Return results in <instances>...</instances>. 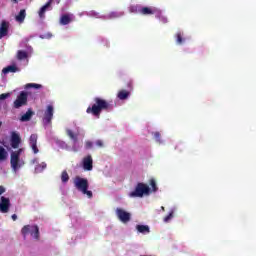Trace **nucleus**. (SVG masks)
I'll return each instance as SVG.
<instances>
[{
    "instance_id": "1",
    "label": "nucleus",
    "mask_w": 256,
    "mask_h": 256,
    "mask_svg": "<svg viewBox=\"0 0 256 256\" xmlns=\"http://www.w3.org/2000/svg\"><path fill=\"white\" fill-rule=\"evenodd\" d=\"M102 111H113V105L101 97L94 98V104L86 109L88 115H93L97 118L101 117Z\"/></svg>"
},
{
    "instance_id": "2",
    "label": "nucleus",
    "mask_w": 256,
    "mask_h": 256,
    "mask_svg": "<svg viewBox=\"0 0 256 256\" xmlns=\"http://www.w3.org/2000/svg\"><path fill=\"white\" fill-rule=\"evenodd\" d=\"M73 184L78 191L83 193V195H87L88 199H91L93 197V192L89 190V180H87V178L76 176L73 179Z\"/></svg>"
},
{
    "instance_id": "3",
    "label": "nucleus",
    "mask_w": 256,
    "mask_h": 256,
    "mask_svg": "<svg viewBox=\"0 0 256 256\" xmlns=\"http://www.w3.org/2000/svg\"><path fill=\"white\" fill-rule=\"evenodd\" d=\"M151 193V188H149V185L143 183V182H139L134 191L129 193V197L132 198H142L145 197V195H150Z\"/></svg>"
},
{
    "instance_id": "4",
    "label": "nucleus",
    "mask_w": 256,
    "mask_h": 256,
    "mask_svg": "<svg viewBox=\"0 0 256 256\" xmlns=\"http://www.w3.org/2000/svg\"><path fill=\"white\" fill-rule=\"evenodd\" d=\"M21 233L23 237H27V235L31 234V236L34 237L36 241H39V226L37 225H25L22 228Z\"/></svg>"
},
{
    "instance_id": "5",
    "label": "nucleus",
    "mask_w": 256,
    "mask_h": 256,
    "mask_svg": "<svg viewBox=\"0 0 256 256\" xmlns=\"http://www.w3.org/2000/svg\"><path fill=\"white\" fill-rule=\"evenodd\" d=\"M29 99V94L26 91H21L17 96L16 101L13 103L14 109H21V107H25L27 105Z\"/></svg>"
},
{
    "instance_id": "6",
    "label": "nucleus",
    "mask_w": 256,
    "mask_h": 256,
    "mask_svg": "<svg viewBox=\"0 0 256 256\" xmlns=\"http://www.w3.org/2000/svg\"><path fill=\"white\" fill-rule=\"evenodd\" d=\"M21 156H17V154L11 153L10 155V164L13 171H17L21 169L25 165V162L21 161Z\"/></svg>"
},
{
    "instance_id": "7",
    "label": "nucleus",
    "mask_w": 256,
    "mask_h": 256,
    "mask_svg": "<svg viewBox=\"0 0 256 256\" xmlns=\"http://www.w3.org/2000/svg\"><path fill=\"white\" fill-rule=\"evenodd\" d=\"M53 113H54L53 105H48L43 116L44 125H51V121H53Z\"/></svg>"
},
{
    "instance_id": "8",
    "label": "nucleus",
    "mask_w": 256,
    "mask_h": 256,
    "mask_svg": "<svg viewBox=\"0 0 256 256\" xmlns=\"http://www.w3.org/2000/svg\"><path fill=\"white\" fill-rule=\"evenodd\" d=\"M116 215L122 223H129V221H131V213L121 208L116 209Z\"/></svg>"
},
{
    "instance_id": "9",
    "label": "nucleus",
    "mask_w": 256,
    "mask_h": 256,
    "mask_svg": "<svg viewBox=\"0 0 256 256\" xmlns=\"http://www.w3.org/2000/svg\"><path fill=\"white\" fill-rule=\"evenodd\" d=\"M10 207H11V200H9V198L5 196H2L0 198V212L9 213Z\"/></svg>"
},
{
    "instance_id": "10",
    "label": "nucleus",
    "mask_w": 256,
    "mask_h": 256,
    "mask_svg": "<svg viewBox=\"0 0 256 256\" xmlns=\"http://www.w3.org/2000/svg\"><path fill=\"white\" fill-rule=\"evenodd\" d=\"M10 145L12 149H19V145H21V136L17 132L11 133Z\"/></svg>"
},
{
    "instance_id": "11",
    "label": "nucleus",
    "mask_w": 256,
    "mask_h": 256,
    "mask_svg": "<svg viewBox=\"0 0 256 256\" xmlns=\"http://www.w3.org/2000/svg\"><path fill=\"white\" fill-rule=\"evenodd\" d=\"M73 21H75V16L71 13H67L60 17L59 23L60 25H69V23H73Z\"/></svg>"
},
{
    "instance_id": "12",
    "label": "nucleus",
    "mask_w": 256,
    "mask_h": 256,
    "mask_svg": "<svg viewBox=\"0 0 256 256\" xmlns=\"http://www.w3.org/2000/svg\"><path fill=\"white\" fill-rule=\"evenodd\" d=\"M83 169L85 171H93V157H91V155L84 157Z\"/></svg>"
},
{
    "instance_id": "13",
    "label": "nucleus",
    "mask_w": 256,
    "mask_h": 256,
    "mask_svg": "<svg viewBox=\"0 0 256 256\" xmlns=\"http://www.w3.org/2000/svg\"><path fill=\"white\" fill-rule=\"evenodd\" d=\"M37 134H32L29 138V145L33 151V153L37 154L39 153V148L37 147Z\"/></svg>"
},
{
    "instance_id": "14",
    "label": "nucleus",
    "mask_w": 256,
    "mask_h": 256,
    "mask_svg": "<svg viewBox=\"0 0 256 256\" xmlns=\"http://www.w3.org/2000/svg\"><path fill=\"white\" fill-rule=\"evenodd\" d=\"M9 34V22L2 21L0 25V39H3V37H7Z\"/></svg>"
},
{
    "instance_id": "15",
    "label": "nucleus",
    "mask_w": 256,
    "mask_h": 256,
    "mask_svg": "<svg viewBox=\"0 0 256 256\" xmlns=\"http://www.w3.org/2000/svg\"><path fill=\"white\" fill-rule=\"evenodd\" d=\"M53 3V0H48V2L42 6L38 12V15L41 19H43V17H45V13L47 12V8L51 7V4Z\"/></svg>"
},
{
    "instance_id": "16",
    "label": "nucleus",
    "mask_w": 256,
    "mask_h": 256,
    "mask_svg": "<svg viewBox=\"0 0 256 256\" xmlns=\"http://www.w3.org/2000/svg\"><path fill=\"white\" fill-rule=\"evenodd\" d=\"M33 115H35V112H33L31 108H29L27 112L21 116L20 121L22 122L31 121V117H33Z\"/></svg>"
},
{
    "instance_id": "17",
    "label": "nucleus",
    "mask_w": 256,
    "mask_h": 256,
    "mask_svg": "<svg viewBox=\"0 0 256 256\" xmlns=\"http://www.w3.org/2000/svg\"><path fill=\"white\" fill-rule=\"evenodd\" d=\"M140 15H155V9L151 7H140Z\"/></svg>"
},
{
    "instance_id": "18",
    "label": "nucleus",
    "mask_w": 256,
    "mask_h": 256,
    "mask_svg": "<svg viewBox=\"0 0 256 256\" xmlns=\"http://www.w3.org/2000/svg\"><path fill=\"white\" fill-rule=\"evenodd\" d=\"M17 71H19V68H17V66L10 65L3 68L2 73H4V75H7L8 73H17Z\"/></svg>"
},
{
    "instance_id": "19",
    "label": "nucleus",
    "mask_w": 256,
    "mask_h": 256,
    "mask_svg": "<svg viewBox=\"0 0 256 256\" xmlns=\"http://www.w3.org/2000/svg\"><path fill=\"white\" fill-rule=\"evenodd\" d=\"M129 95H131V93L127 90H120L117 94L118 99H120V101H125V99L129 98Z\"/></svg>"
},
{
    "instance_id": "20",
    "label": "nucleus",
    "mask_w": 256,
    "mask_h": 256,
    "mask_svg": "<svg viewBox=\"0 0 256 256\" xmlns=\"http://www.w3.org/2000/svg\"><path fill=\"white\" fill-rule=\"evenodd\" d=\"M25 17H27V13H26L25 9H22L18 13V15H16L15 19L18 23H23V21H25Z\"/></svg>"
},
{
    "instance_id": "21",
    "label": "nucleus",
    "mask_w": 256,
    "mask_h": 256,
    "mask_svg": "<svg viewBox=\"0 0 256 256\" xmlns=\"http://www.w3.org/2000/svg\"><path fill=\"white\" fill-rule=\"evenodd\" d=\"M27 57H29V55L27 54V51L19 50L17 52V60L18 61H23V60L27 59Z\"/></svg>"
},
{
    "instance_id": "22",
    "label": "nucleus",
    "mask_w": 256,
    "mask_h": 256,
    "mask_svg": "<svg viewBox=\"0 0 256 256\" xmlns=\"http://www.w3.org/2000/svg\"><path fill=\"white\" fill-rule=\"evenodd\" d=\"M136 229L138 233H142L143 235H145V233H150L149 226L147 225H137Z\"/></svg>"
},
{
    "instance_id": "23",
    "label": "nucleus",
    "mask_w": 256,
    "mask_h": 256,
    "mask_svg": "<svg viewBox=\"0 0 256 256\" xmlns=\"http://www.w3.org/2000/svg\"><path fill=\"white\" fill-rule=\"evenodd\" d=\"M45 169H47V163L42 162L41 164H38L35 167V172L36 173H43V171H45Z\"/></svg>"
},
{
    "instance_id": "24",
    "label": "nucleus",
    "mask_w": 256,
    "mask_h": 256,
    "mask_svg": "<svg viewBox=\"0 0 256 256\" xmlns=\"http://www.w3.org/2000/svg\"><path fill=\"white\" fill-rule=\"evenodd\" d=\"M176 43H177V45H183V43H185V38H183V33L177 32Z\"/></svg>"
},
{
    "instance_id": "25",
    "label": "nucleus",
    "mask_w": 256,
    "mask_h": 256,
    "mask_svg": "<svg viewBox=\"0 0 256 256\" xmlns=\"http://www.w3.org/2000/svg\"><path fill=\"white\" fill-rule=\"evenodd\" d=\"M66 133H67V135H68V137L72 140V141H74V143H77V141H78V136H77V134H75V133H73V130H67L66 131Z\"/></svg>"
},
{
    "instance_id": "26",
    "label": "nucleus",
    "mask_w": 256,
    "mask_h": 256,
    "mask_svg": "<svg viewBox=\"0 0 256 256\" xmlns=\"http://www.w3.org/2000/svg\"><path fill=\"white\" fill-rule=\"evenodd\" d=\"M149 185H150V187H152L153 193H157V191L159 190V188L157 187V181H155L154 178H151V179L149 180Z\"/></svg>"
},
{
    "instance_id": "27",
    "label": "nucleus",
    "mask_w": 256,
    "mask_h": 256,
    "mask_svg": "<svg viewBox=\"0 0 256 256\" xmlns=\"http://www.w3.org/2000/svg\"><path fill=\"white\" fill-rule=\"evenodd\" d=\"M7 150L3 148V146H0V161H5L7 159Z\"/></svg>"
},
{
    "instance_id": "28",
    "label": "nucleus",
    "mask_w": 256,
    "mask_h": 256,
    "mask_svg": "<svg viewBox=\"0 0 256 256\" xmlns=\"http://www.w3.org/2000/svg\"><path fill=\"white\" fill-rule=\"evenodd\" d=\"M61 181H62V183H68L69 182V173H67V170L62 171Z\"/></svg>"
},
{
    "instance_id": "29",
    "label": "nucleus",
    "mask_w": 256,
    "mask_h": 256,
    "mask_svg": "<svg viewBox=\"0 0 256 256\" xmlns=\"http://www.w3.org/2000/svg\"><path fill=\"white\" fill-rule=\"evenodd\" d=\"M130 13H141V6L139 5H132L129 7Z\"/></svg>"
},
{
    "instance_id": "30",
    "label": "nucleus",
    "mask_w": 256,
    "mask_h": 256,
    "mask_svg": "<svg viewBox=\"0 0 256 256\" xmlns=\"http://www.w3.org/2000/svg\"><path fill=\"white\" fill-rule=\"evenodd\" d=\"M43 87L41 84L28 83L26 84V89H41Z\"/></svg>"
},
{
    "instance_id": "31",
    "label": "nucleus",
    "mask_w": 256,
    "mask_h": 256,
    "mask_svg": "<svg viewBox=\"0 0 256 256\" xmlns=\"http://www.w3.org/2000/svg\"><path fill=\"white\" fill-rule=\"evenodd\" d=\"M173 217V211L169 213L166 217H164V223H169L171 221V218Z\"/></svg>"
},
{
    "instance_id": "32",
    "label": "nucleus",
    "mask_w": 256,
    "mask_h": 256,
    "mask_svg": "<svg viewBox=\"0 0 256 256\" xmlns=\"http://www.w3.org/2000/svg\"><path fill=\"white\" fill-rule=\"evenodd\" d=\"M8 97H11V93H3L0 95V101H4V99H8Z\"/></svg>"
},
{
    "instance_id": "33",
    "label": "nucleus",
    "mask_w": 256,
    "mask_h": 256,
    "mask_svg": "<svg viewBox=\"0 0 256 256\" xmlns=\"http://www.w3.org/2000/svg\"><path fill=\"white\" fill-rule=\"evenodd\" d=\"M154 138L157 141V143H161V133L155 132L154 133Z\"/></svg>"
},
{
    "instance_id": "34",
    "label": "nucleus",
    "mask_w": 256,
    "mask_h": 256,
    "mask_svg": "<svg viewBox=\"0 0 256 256\" xmlns=\"http://www.w3.org/2000/svg\"><path fill=\"white\" fill-rule=\"evenodd\" d=\"M51 37H53V34H51V32H48V33L42 35L41 39H51Z\"/></svg>"
},
{
    "instance_id": "35",
    "label": "nucleus",
    "mask_w": 256,
    "mask_h": 256,
    "mask_svg": "<svg viewBox=\"0 0 256 256\" xmlns=\"http://www.w3.org/2000/svg\"><path fill=\"white\" fill-rule=\"evenodd\" d=\"M21 153H23V149L20 148L17 151H13L12 154L17 155L18 157H21Z\"/></svg>"
},
{
    "instance_id": "36",
    "label": "nucleus",
    "mask_w": 256,
    "mask_h": 256,
    "mask_svg": "<svg viewBox=\"0 0 256 256\" xmlns=\"http://www.w3.org/2000/svg\"><path fill=\"white\" fill-rule=\"evenodd\" d=\"M85 147H86V149H91V148L93 147V142L87 141V142L85 143Z\"/></svg>"
},
{
    "instance_id": "37",
    "label": "nucleus",
    "mask_w": 256,
    "mask_h": 256,
    "mask_svg": "<svg viewBox=\"0 0 256 256\" xmlns=\"http://www.w3.org/2000/svg\"><path fill=\"white\" fill-rule=\"evenodd\" d=\"M96 145L98 147H103V141H101V140L96 141Z\"/></svg>"
},
{
    "instance_id": "38",
    "label": "nucleus",
    "mask_w": 256,
    "mask_h": 256,
    "mask_svg": "<svg viewBox=\"0 0 256 256\" xmlns=\"http://www.w3.org/2000/svg\"><path fill=\"white\" fill-rule=\"evenodd\" d=\"M6 189L3 186H0V195H3L5 193Z\"/></svg>"
},
{
    "instance_id": "39",
    "label": "nucleus",
    "mask_w": 256,
    "mask_h": 256,
    "mask_svg": "<svg viewBox=\"0 0 256 256\" xmlns=\"http://www.w3.org/2000/svg\"><path fill=\"white\" fill-rule=\"evenodd\" d=\"M12 219H13L14 221H17V214H13V215H12Z\"/></svg>"
},
{
    "instance_id": "40",
    "label": "nucleus",
    "mask_w": 256,
    "mask_h": 256,
    "mask_svg": "<svg viewBox=\"0 0 256 256\" xmlns=\"http://www.w3.org/2000/svg\"><path fill=\"white\" fill-rule=\"evenodd\" d=\"M19 1H21V0H11V2L15 3V4L19 3Z\"/></svg>"
},
{
    "instance_id": "41",
    "label": "nucleus",
    "mask_w": 256,
    "mask_h": 256,
    "mask_svg": "<svg viewBox=\"0 0 256 256\" xmlns=\"http://www.w3.org/2000/svg\"><path fill=\"white\" fill-rule=\"evenodd\" d=\"M1 125H3V122L0 121V129H1Z\"/></svg>"
}]
</instances>
